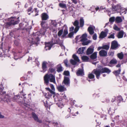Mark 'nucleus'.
<instances>
[{
  "label": "nucleus",
  "mask_w": 127,
  "mask_h": 127,
  "mask_svg": "<svg viewBox=\"0 0 127 127\" xmlns=\"http://www.w3.org/2000/svg\"><path fill=\"white\" fill-rule=\"evenodd\" d=\"M79 22L77 20H76L73 24V25L75 26H78Z\"/></svg>",
  "instance_id": "nucleus-40"
},
{
  "label": "nucleus",
  "mask_w": 127,
  "mask_h": 127,
  "mask_svg": "<svg viewBox=\"0 0 127 127\" xmlns=\"http://www.w3.org/2000/svg\"><path fill=\"white\" fill-rule=\"evenodd\" d=\"M121 70V69H119L118 70L114 71L113 73L116 76L120 74Z\"/></svg>",
  "instance_id": "nucleus-34"
},
{
  "label": "nucleus",
  "mask_w": 127,
  "mask_h": 127,
  "mask_svg": "<svg viewBox=\"0 0 127 127\" xmlns=\"http://www.w3.org/2000/svg\"><path fill=\"white\" fill-rule=\"evenodd\" d=\"M63 30H61L58 32V34L59 36H60L63 33Z\"/></svg>",
  "instance_id": "nucleus-42"
},
{
  "label": "nucleus",
  "mask_w": 127,
  "mask_h": 127,
  "mask_svg": "<svg viewBox=\"0 0 127 127\" xmlns=\"http://www.w3.org/2000/svg\"><path fill=\"white\" fill-rule=\"evenodd\" d=\"M82 60L85 62H87L89 60V57L86 56H83L82 57Z\"/></svg>",
  "instance_id": "nucleus-29"
},
{
  "label": "nucleus",
  "mask_w": 127,
  "mask_h": 127,
  "mask_svg": "<svg viewBox=\"0 0 127 127\" xmlns=\"http://www.w3.org/2000/svg\"><path fill=\"white\" fill-rule=\"evenodd\" d=\"M118 46L117 42L115 41L112 42L111 48L112 49H114L118 47Z\"/></svg>",
  "instance_id": "nucleus-12"
},
{
  "label": "nucleus",
  "mask_w": 127,
  "mask_h": 127,
  "mask_svg": "<svg viewBox=\"0 0 127 127\" xmlns=\"http://www.w3.org/2000/svg\"><path fill=\"white\" fill-rule=\"evenodd\" d=\"M105 32V34H106L107 35V34L108 32V29H106L104 30V31L103 32Z\"/></svg>",
  "instance_id": "nucleus-49"
},
{
  "label": "nucleus",
  "mask_w": 127,
  "mask_h": 127,
  "mask_svg": "<svg viewBox=\"0 0 127 127\" xmlns=\"http://www.w3.org/2000/svg\"><path fill=\"white\" fill-rule=\"evenodd\" d=\"M109 55V56H113L114 53L113 52H109L108 53Z\"/></svg>",
  "instance_id": "nucleus-46"
},
{
  "label": "nucleus",
  "mask_w": 127,
  "mask_h": 127,
  "mask_svg": "<svg viewBox=\"0 0 127 127\" xmlns=\"http://www.w3.org/2000/svg\"><path fill=\"white\" fill-rule=\"evenodd\" d=\"M95 76L92 73H90L88 75V77L90 79H93L94 78Z\"/></svg>",
  "instance_id": "nucleus-36"
},
{
  "label": "nucleus",
  "mask_w": 127,
  "mask_h": 127,
  "mask_svg": "<svg viewBox=\"0 0 127 127\" xmlns=\"http://www.w3.org/2000/svg\"><path fill=\"white\" fill-rule=\"evenodd\" d=\"M45 22H42L41 23V26H42V27H43V25L44 24V23H45Z\"/></svg>",
  "instance_id": "nucleus-54"
},
{
  "label": "nucleus",
  "mask_w": 127,
  "mask_h": 127,
  "mask_svg": "<svg viewBox=\"0 0 127 127\" xmlns=\"http://www.w3.org/2000/svg\"><path fill=\"white\" fill-rule=\"evenodd\" d=\"M73 2L75 4H76L77 3V1L76 0H72Z\"/></svg>",
  "instance_id": "nucleus-57"
},
{
  "label": "nucleus",
  "mask_w": 127,
  "mask_h": 127,
  "mask_svg": "<svg viewBox=\"0 0 127 127\" xmlns=\"http://www.w3.org/2000/svg\"><path fill=\"white\" fill-rule=\"evenodd\" d=\"M84 21L83 19L81 18L80 20V25L81 27H82L84 25Z\"/></svg>",
  "instance_id": "nucleus-32"
},
{
  "label": "nucleus",
  "mask_w": 127,
  "mask_h": 127,
  "mask_svg": "<svg viewBox=\"0 0 127 127\" xmlns=\"http://www.w3.org/2000/svg\"><path fill=\"white\" fill-rule=\"evenodd\" d=\"M59 6L62 8H66V5L65 4L63 3V2L60 3L59 4Z\"/></svg>",
  "instance_id": "nucleus-28"
},
{
  "label": "nucleus",
  "mask_w": 127,
  "mask_h": 127,
  "mask_svg": "<svg viewBox=\"0 0 127 127\" xmlns=\"http://www.w3.org/2000/svg\"><path fill=\"white\" fill-rule=\"evenodd\" d=\"M95 29V27L90 26L88 27V31L89 32V33L90 34H92L94 33V30Z\"/></svg>",
  "instance_id": "nucleus-13"
},
{
  "label": "nucleus",
  "mask_w": 127,
  "mask_h": 127,
  "mask_svg": "<svg viewBox=\"0 0 127 127\" xmlns=\"http://www.w3.org/2000/svg\"><path fill=\"white\" fill-rule=\"evenodd\" d=\"M124 34V32L122 31H120L118 33L117 37L118 38H121L123 37Z\"/></svg>",
  "instance_id": "nucleus-21"
},
{
  "label": "nucleus",
  "mask_w": 127,
  "mask_h": 127,
  "mask_svg": "<svg viewBox=\"0 0 127 127\" xmlns=\"http://www.w3.org/2000/svg\"><path fill=\"white\" fill-rule=\"evenodd\" d=\"M57 88L58 91L60 92H63L66 90V88L62 85L58 86L57 87Z\"/></svg>",
  "instance_id": "nucleus-16"
},
{
  "label": "nucleus",
  "mask_w": 127,
  "mask_h": 127,
  "mask_svg": "<svg viewBox=\"0 0 127 127\" xmlns=\"http://www.w3.org/2000/svg\"><path fill=\"white\" fill-rule=\"evenodd\" d=\"M96 64V63H93V64Z\"/></svg>",
  "instance_id": "nucleus-62"
},
{
  "label": "nucleus",
  "mask_w": 127,
  "mask_h": 127,
  "mask_svg": "<svg viewBox=\"0 0 127 127\" xmlns=\"http://www.w3.org/2000/svg\"><path fill=\"white\" fill-rule=\"evenodd\" d=\"M46 31V28H42L39 32H36L35 34L34 33L32 35V38L29 40V42L32 44H36L39 40V34L40 33L41 35H44Z\"/></svg>",
  "instance_id": "nucleus-1"
},
{
  "label": "nucleus",
  "mask_w": 127,
  "mask_h": 127,
  "mask_svg": "<svg viewBox=\"0 0 127 127\" xmlns=\"http://www.w3.org/2000/svg\"><path fill=\"white\" fill-rule=\"evenodd\" d=\"M94 49L93 48L89 47L87 50L86 53L87 55H89L92 54L94 51Z\"/></svg>",
  "instance_id": "nucleus-17"
},
{
  "label": "nucleus",
  "mask_w": 127,
  "mask_h": 127,
  "mask_svg": "<svg viewBox=\"0 0 127 127\" xmlns=\"http://www.w3.org/2000/svg\"><path fill=\"white\" fill-rule=\"evenodd\" d=\"M17 19L15 17H12L9 19V22L5 23V27L7 28L11 25H14L18 23V21H16Z\"/></svg>",
  "instance_id": "nucleus-4"
},
{
  "label": "nucleus",
  "mask_w": 127,
  "mask_h": 127,
  "mask_svg": "<svg viewBox=\"0 0 127 127\" xmlns=\"http://www.w3.org/2000/svg\"><path fill=\"white\" fill-rule=\"evenodd\" d=\"M20 98V97L19 95H16L15 96L14 98V99L15 100H17V101L18 102H20L24 104V105L27 107H29V103H27L25 99H24L23 101H21L19 100V99Z\"/></svg>",
  "instance_id": "nucleus-6"
},
{
  "label": "nucleus",
  "mask_w": 127,
  "mask_h": 127,
  "mask_svg": "<svg viewBox=\"0 0 127 127\" xmlns=\"http://www.w3.org/2000/svg\"><path fill=\"white\" fill-rule=\"evenodd\" d=\"M126 11H127V9L125 8L124 11H123L122 10V11H121V12L122 13H123L124 12V14H126Z\"/></svg>",
  "instance_id": "nucleus-52"
},
{
  "label": "nucleus",
  "mask_w": 127,
  "mask_h": 127,
  "mask_svg": "<svg viewBox=\"0 0 127 127\" xmlns=\"http://www.w3.org/2000/svg\"><path fill=\"white\" fill-rule=\"evenodd\" d=\"M115 20V18L114 17H112L110 18L109 20V21L110 22H113Z\"/></svg>",
  "instance_id": "nucleus-43"
},
{
  "label": "nucleus",
  "mask_w": 127,
  "mask_h": 127,
  "mask_svg": "<svg viewBox=\"0 0 127 127\" xmlns=\"http://www.w3.org/2000/svg\"><path fill=\"white\" fill-rule=\"evenodd\" d=\"M109 46L107 45H105L102 46L103 49L106 50L108 49H109Z\"/></svg>",
  "instance_id": "nucleus-37"
},
{
  "label": "nucleus",
  "mask_w": 127,
  "mask_h": 127,
  "mask_svg": "<svg viewBox=\"0 0 127 127\" xmlns=\"http://www.w3.org/2000/svg\"><path fill=\"white\" fill-rule=\"evenodd\" d=\"M117 63V61L116 59H113L111 60L110 62V63L111 64H116Z\"/></svg>",
  "instance_id": "nucleus-35"
},
{
  "label": "nucleus",
  "mask_w": 127,
  "mask_h": 127,
  "mask_svg": "<svg viewBox=\"0 0 127 127\" xmlns=\"http://www.w3.org/2000/svg\"><path fill=\"white\" fill-rule=\"evenodd\" d=\"M75 27H76L74 31L73 32L75 33H76V32L78 31L79 29V26Z\"/></svg>",
  "instance_id": "nucleus-39"
},
{
  "label": "nucleus",
  "mask_w": 127,
  "mask_h": 127,
  "mask_svg": "<svg viewBox=\"0 0 127 127\" xmlns=\"http://www.w3.org/2000/svg\"><path fill=\"white\" fill-rule=\"evenodd\" d=\"M45 82L46 85H48L49 80L51 82L55 83V76L52 74H50L49 75L46 74L44 77Z\"/></svg>",
  "instance_id": "nucleus-3"
},
{
  "label": "nucleus",
  "mask_w": 127,
  "mask_h": 127,
  "mask_svg": "<svg viewBox=\"0 0 127 127\" xmlns=\"http://www.w3.org/2000/svg\"><path fill=\"white\" fill-rule=\"evenodd\" d=\"M101 49H103L102 47H98L97 48V50L98 51L99 50H100Z\"/></svg>",
  "instance_id": "nucleus-56"
},
{
  "label": "nucleus",
  "mask_w": 127,
  "mask_h": 127,
  "mask_svg": "<svg viewBox=\"0 0 127 127\" xmlns=\"http://www.w3.org/2000/svg\"><path fill=\"white\" fill-rule=\"evenodd\" d=\"M114 34H115L114 33L111 34L108 37V38H114L115 37L114 36Z\"/></svg>",
  "instance_id": "nucleus-38"
},
{
  "label": "nucleus",
  "mask_w": 127,
  "mask_h": 127,
  "mask_svg": "<svg viewBox=\"0 0 127 127\" xmlns=\"http://www.w3.org/2000/svg\"><path fill=\"white\" fill-rule=\"evenodd\" d=\"M115 21L117 23H119L122 22V20L120 17H117L115 19Z\"/></svg>",
  "instance_id": "nucleus-24"
},
{
  "label": "nucleus",
  "mask_w": 127,
  "mask_h": 127,
  "mask_svg": "<svg viewBox=\"0 0 127 127\" xmlns=\"http://www.w3.org/2000/svg\"><path fill=\"white\" fill-rule=\"evenodd\" d=\"M32 116L35 121L39 123H42V121L39 119L37 115L34 113H32Z\"/></svg>",
  "instance_id": "nucleus-9"
},
{
  "label": "nucleus",
  "mask_w": 127,
  "mask_h": 127,
  "mask_svg": "<svg viewBox=\"0 0 127 127\" xmlns=\"http://www.w3.org/2000/svg\"><path fill=\"white\" fill-rule=\"evenodd\" d=\"M73 58L75 61L72 59H71L70 60V63L73 65H75L76 64L77 62H78L80 61V60L78 57L75 54H74L72 56Z\"/></svg>",
  "instance_id": "nucleus-7"
},
{
  "label": "nucleus",
  "mask_w": 127,
  "mask_h": 127,
  "mask_svg": "<svg viewBox=\"0 0 127 127\" xmlns=\"http://www.w3.org/2000/svg\"><path fill=\"white\" fill-rule=\"evenodd\" d=\"M74 29V27H72L70 28V32L73 31Z\"/></svg>",
  "instance_id": "nucleus-51"
},
{
  "label": "nucleus",
  "mask_w": 127,
  "mask_h": 127,
  "mask_svg": "<svg viewBox=\"0 0 127 127\" xmlns=\"http://www.w3.org/2000/svg\"><path fill=\"white\" fill-rule=\"evenodd\" d=\"M110 72L111 71L109 69L104 67L102 68L101 70L95 69L93 71L92 73L96 75V77L97 79H99L101 73L106 72L109 74Z\"/></svg>",
  "instance_id": "nucleus-2"
},
{
  "label": "nucleus",
  "mask_w": 127,
  "mask_h": 127,
  "mask_svg": "<svg viewBox=\"0 0 127 127\" xmlns=\"http://www.w3.org/2000/svg\"><path fill=\"white\" fill-rule=\"evenodd\" d=\"M113 29L115 30H116L117 31H119L120 30V29L118 27L115 25L113 27Z\"/></svg>",
  "instance_id": "nucleus-41"
},
{
  "label": "nucleus",
  "mask_w": 127,
  "mask_h": 127,
  "mask_svg": "<svg viewBox=\"0 0 127 127\" xmlns=\"http://www.w3.org/2000/svg\"><path fill=\"white\" fill-rule=\"evenodd\" d=\"M99 54L101 56H105L107 55V52L105 50H102L99 52Z\"/></svg>",
  "instance_id": "nucleus-15"
},
{
  "label": "nucleus",
  "mask_w": 127,
  "mask_h": 127,
  "mask_svg": "<svg viewBox=\"0 0 127 127\" xmlns=\"http://www.w3.org/2000/svg\"><path fill=\"white\" fill-rule=\"evenodd\" d=\"M97 52H95L92 54L91 56L90 57L92 59H94L97 58Z\"/></svg>",
  "instance_id": "nucleus-25"
},
{
  "label": "nucleus",
  "mask_w": 127,
  "mask_h": 127,
  "mask_svg": "<svg viewBox=\"0 0 127 127\" xmlns=\"http://www.w3.org/2000/svg\"><path fill=\"white\" fill-rule=\"evenodd\" d=\"M106 127H110L108 126H106Z\"/></svg>",
  "instance_id": "nucleus-64"
},
{
  "label": "nucleus",
  "mask_w": 127,
  "mask_h": 127,
  "mask_svg": "<svg viewBox=\"0 0 127 127\" xmlns=\"http://www.w3.org/2000/svg\"><path fill=\"white\" fill-rule=\"evenodd\" d=\"M52 44L51 42H48L45 43V49L46 50H50L52 46Z\"/></svg>",
  "instance_id": "nucleus-14"
},
{
  "label": "nucleus",
  "mask_w": 127,
  "mask_h": 127,
  "mask_svg": "<svg viewBox=\"0 0 127 127\" xmlns=\"http://www.w3.org/2000/svg\"><path fill=\"white\" fill-rule=\"evenodd\" d=\"M54 69L53 68H51L50 69V71L51 72H54Z\"/></svg>",
  "instance_id": "nucleus-53"
},
{
  "label": "nucleus",
  "mask_w": 127,
  "mask_h": 127,
  "mask_svg": "<svg viewBox=\"0 0 127 127\" xmlns=\"http://www.w3.org/2000/svg\"><path fill=\"white\" fill-rule=\"evenodd\" d=\"M16 41H15V42H14V43H15V44L16 45H17L18 44H16Z\"/></svg>",
  "instance_id": "nucleus-63"
},
{
  "label": "nucleus",
  "mask_w": 127,
  "mask_h": 127,
  "mask_svg": "<svg viewBox=\"0 0 127 127\" xmlns=\"http://www.w3.org/2000/svg\"><path fill=\"white\" fill-rule=\"evenodd\" d=\"M87 35L86 33L83 34L81 37V41L83 42L82 44L83 45H87L91 42L90 40L86 41L87 39Z\"/></svg>",
  "instance_id": "nucleus-5"
},
{
  "label": "nucleus",
  "mask_w": 127,
  "mask_h": 127,
  "mask_svg": "<svg viewBox=\"0 0 127 127\" xmlns=\"http://www.w3.org/2000/svg\"><path fill=\"white\" fill-rule=\"evenodd\" d=\"M32 9V7H30V8H29L28 9V11L30 12V11H31Z\"/></svg>",
  "instance_id": "nucleus-55"
},
{
  "label": "nucleus",
  "mask_w": 127,
  "mask_h": 127,
  "mask_svg": "<svg viewBox=\"0 0 127 127\" xmlns=\"http://www.w3.org/2000/svg\"><path fill=\"white\" fill-rule=\"evenodd\" d=\"M107 35L105 34V32L102 31L101 32L99 37L100 38H103L106 37Z\"/></svg>",
  "instance_id": "nucleus-22"
},
{
  "label": "nucleus",
  "mask_w": 127,
  "mask_h": 127,
  "mask_svg": "<svg viewBox=\"0 0 127 127\" xmlns=\"http://www.w3.org/2000/svg\"><path fill=\"white\" fill-rule=\"evenodd\" d=\"M64 74L66 76H68L69 75V72L68 71H64Z\"/></svg>",
  "instance_id": "nucleus-44"
},
{
  "label": "nucleus",
  "mask_w": 127,
  "mask_h": 127,
  "mask_svg": "<svg viewBox=\"0 0 127 127\" xmlns=\"http://www.w3.org/2000/svg\"><path fill=\"white\" fill-rule=\"evenodd\" d=\"M77 76L82 75H83V71L82 69H79L78 70L77 72Z\"/></svg>",
  "instance_id": "nucleus-27"
},
{
  "label": "nucleus",
  "mask_w": 127,
  "mask_h": 127,
  "mask_svg": "<svg viewBox=\"0 0 127 127\" xmlns=\"http://www.w3.org/2000/svg\"><path fill=\"white\" fill-rule=\"evenodd\" d=\"M11 98L8 96H7L4 98V101L5 102H7L9 104L10 102Z\"/></svg>",
  "instance_id": "nucleus-26"
},
{
  "label": "nucleus",
  "mask_w": 127,
  "mask_h": 127,
  "mask_svg": "<svg viewBox=\"0 0 127 127\" xmlns=\"http://www.w3.org/2000/svg\"><path fill=\"white\" fill-rule=\"evenodd\" d=\"M73 32H72L68 34V36L70 37H71L73 35Z\"/></svg>",
  "instance_id": "nucleus-45"
},
{
  "label": "nucleus",
  "mask_w": 127,
  "mask_h": 127,
  "mask_svg": "<svg viewBox=\"0 0 127 127\" xmlns=\"http://www.w3.org/2000/svg\"><path fill=\"white\" fill-rule=\"evenodd\" d=\"M4 117V116L1 114V113L0 112V118H3Z\"/></svg>",
  "instance_id": "nucleus-58"
},
{
  "label": "nucleus",
  "mask_w": 127,
  "mask_h": 127,
  "mask_svg": "<svg viewBox=\"0 0 127 127\" xmlns=\"http://www.w3.org/2000/svg\"><path fill=\"white\" fill-rule=\"evenodd\" d=\"M37 6L39 7H42V3L41 2H38Z\"/></svg>",
  "instance_id": "nucleus-47"
},
{
  "label": "nucleus",
  "mask_w": 127,
  "mask_h": 127,
  "mask_svg": "<svg viewBox=\"0 0 127 127\" xmlns=\"http://www.w3.org/2000/svg\"><path fill=\"white\" fill-rule=\"evenodd\" d=\"M116 66L117 67H119L120 66V65L119 64H118L116 65Z\"/></svg>",
  "instance_id": "nucleus-60"
},
{
  "label": "nucleus",
  "mask_w": 127,
  "mask_h": 127,
  "mask_svg": "<svg viewBox=\"0 0 127 127\" xmlns=\"http://www.w3.org/2000/svg\"><path fill=\"white\" fill-rule=\"evenodd\" d=\"M84 50V47L80 48L78 49L77 51V53L79 54H82L83 53Z\"/></svg>",
  "instance_id": "nucleus-23"
},
{
  "label": "nucleus",
  "mask_w": 127,
  "mask_h": 127,
  "mask_svg": "<svg viewBox=\"0 0 127 127\" xmlns=\"http://www.w3.org/2000/svg\"><path fill=\"white\" fill-rule=\"evenodd\" d=\"M47 63L45 62H44L42 64V68L43 70H45L46 68V64Z\"/></svg>",
  "instance_id": "nucleus-33"
},
{
  "label": "nucleus",
  "mask_w": 127,
  "mask_h": 127,
  "mask_svg": "<svg viewBox=\"0 0 127 127\" xmlns=\"http://www.w3.org/2000/svg\"><path fill=\"white\" fill-rule=\"evenodd\" d=\"M50 86L52 89V90L48 88H46L45 89L49 91L51 94H54L55 93L53 91L55 90V89L54 86L52 84H50Z\"/></svg>",
  "instance_id": "nucleus-11"
},
{
  "label": "nucleus",
  "mask_w": 127,
  "mask_h": 127,
  "mask_svg": "<svg viewBox=\"0 0 127 127\" xmlns=\"http://www.w3.org/2000/svg\"><path fill=\"white\" fill-rule=\"evenodd\" d=\"M68 33V32L67 31V27L65 28L64 32V34L62 35V36L64 37V36L67 35Z\"/></svg>",
  "instance_id": "nucleus-31"
},
{
  "label": "nucleus",
  "mask_w": 127,
  "mask_h": 127,
  "mask_svg": "<svg viewBox=\"0 0 127 127\" xmlns=\"http://www.w3.org/2000/svg\"><path fill=\"white\" fill-rule=\"evenodd\" d=\"M28 24L26 23H21L19 25V27L21 29L23 30L26 29L27 30L30 29V28L28 27Z\"/></svg>",
  "instance_id": "nucleus-8"
},
{
  "label": "nucleus",
  "mask_w": 127,
  "mask_h": 127,
  "mask_svg": "<svg viewBox=\"0 0 127 127\" xmlns=\"http://www.w3.org/2000/svg\"><path fill=\"white\" fill-rule=\"evenodd\" d=\"M97 38V36L96 34H94L93 36V38L94 40H96Z\"/></svg>",
  "instance_id": "nucleus-48"
},
{
  "label": "nucleus",
  "mask_w": 127,
  "mask_h": 127,
  "mask_svg": "<svg viewBox=\"0 0 127 127\" xmlns=\"http://www.w3.org/2000/svg\"><path fill=\"white\" fill-rule=\"evenodd\" d=\"M117 56L118 58L120 59H123L124 55L123 53L122 52L118 53L117 54Z\"/></svg>",
  "instance_id": "nucleus-30"
},
{
  "label": "nucleus",
  "mask_w": 127,
  "mask_h": 127,
  "mask_svg": "<svg viewBox=\"0 0 127 127\" xmlns=\"http://www.w3.org/2000/svg\"><path fill=\"white\" fill-rule=\"evenodd\" d=\"M57 71L59 72L63 70V68L61 65L60 64L58 65L57 67Z\"/></svg>",
  "instance_id": "nucleus-20"
},
{
  "label": "nucleus",
  "mask_w": 127,
  "mask_h": 127,
  "mask_svg": "<svg viewBox=\"0 0 127 127\" xmlns=\"http://www.w3.org/2000/svg\"><path fill=\"white\" fill-rule=\"evenodd\" d=\"M63 83L67 86H69L70 81L69 78L65 76Z\"/></svg>",
  "instance_id": "nucleus-10"
},
{
  "label": "nucleus",
  "mask_w": 127,
  "mask_h": 127,
  "mask_svg": "<svg viewBox=\"0 0 127 127\" xmlns=\"http://www.w3.org/2000/svg\"><path fill=\"white\" fill-rule=\"evenodd\" d=\"M99 9V7H97L96 8H95V9L96 11H97Z\"/></svg>",
  "instance_id": "nucleus-59"
},
{
  "label": "nucleus",
  "mask_w": 127,
  "mask_h": 127,
  "mask_svg": "<svg viewBox=\"0 0 127 127\" xmlns=\"http://www.w3.org/2000/svg\"><path fill=\"white\" fill-rule=\"evenodd\" d=\"M48 16L46 14L44 13L42 14V20H46L48 18Z\"/></svg>",
  "instance_id": "nucleus-18"
},
{
  "label": "nucleus",
  "mask_w": 127,
  "mask_h": 127,
  "mask_svg": "<svg viewBox=\"0 0 127 127\" xmlns=\"http://www.w3.org/2000/svg\"><path fill=\"white\" fill-rule=\"evenodd\" d=\"M121 9V7L120 5H119L116 6H112V10L114 11H116L118 9Z\"/></svg>",
  "instance_id": "nucleus-19"
},
{
  "label": "nucleus",
  "mask_w": 127,
  "mask_h": 127,
  "mask_svg": "<svg viewBox=\"0 0 127 127\" xmlns=\"http://www.w3.org/2000/svg\"><path fill=\"white\" fill-rule=\"evenodd\" d=\"M64 64H65V65L67 66V60H65L64 61Z\"/></svg>",
  "instance_id": "nucleus-50"
},
{
  "label": "nucleus",
  "mask_w": 127,
  "mask_h": 127,
  "mask_svg": "<svg viewBox=\"0 0 127 127\" xmlns=\"http://www.w3.org/2000/svg\"><path fill=\"white\" fill-rule=\"evenodd\" d=\"M32 58L31 57H29V58L28 59V61H29V60H31L32 59Z\"/></svg>",
  "instance_id": "nucleus-61"
}]
</instances>
